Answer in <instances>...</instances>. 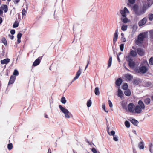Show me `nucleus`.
Masks as SVG:
<instances>
[{
    "instance_id": "4be33fe9",
    "label": "nucleus",
    "mask_w": 153,
    "mask_h": 153,
    "mask_svg": "<svg viewBox=\"0 0 153 153\" xmlns=\"http://www.w3.org/2000/svg\"><path fill=\"white\" fill-rule=\"evenodd\" d=\"M122 82V79L120 78H118L116 81V84L117 86H119L120 85Z\"/></svg>"
},
{
    "instance_id": "4d7b16f0",
    "label": "nucleus",
    "mask_w": 153,
    "mask_h": 153,
    "mask_svg": "<svg viewBox=\"0 0 153 153\" xmlns=\"http://www.w3.org/2000/svg\"><path fill=\"white\" fill-rule=\"evenodd\" d=\"M10 33L12 35H13L15 33V30H11L10 31Z\"/></svg>"
},
{
    "instance_id": "8fccbe9b",
    "label": "nucleus",
    "mask_w": 153,
    "mask_h": 153,
    "mask_svg": "<svg viewBox=\"0 0 153 153\" xmlns=\"http://www.w3.org/2000/svg\"><path fill=\"white\" fill-rule=\"evenodd\" d=\"M22 34L21 33H19L17 36V38L18 39H20L22 36Z\"/></svg>"
},
{
    "instance_id": "b1692460",
    "label": "nucleus",
    "mask_w": 153,
    "mask_h": 153,
    "mask_svg": "<svg viewBox=\"0 0 153 153\" xmlns=\"http://www.w3.org/2000/svg\"><path fill=\"white\" fill-rule=\"evenodd\" d=\"M128 65L129 66L132 68H133L134 66L135 63L132 60L131 61H130L128 62Z\"/></svg>"
},
{
    "instance_id": "58836bf2",
    "label": "nucleus",
    "mask_w": 153,
    "mask_h": 153,
    "mask_svg": "<svg viewBox=\"0 0 153 153\" xmlns=\"http://www.w3.org/2000/svg\"><path fill=\"white\" fill-rule=\"evenodd\" d=\"M19 25L18 23L16 21H15L13 25V28H16L18 27Z\"/></svg>"
},
{
    "instance_id": "774afa93",
    "label": "nucleus",
    "mask_w": 153,
    "mask_h": 153,
    "mask_svg": "<svg viewBox=\"0 0 153 153\" xmlns=\"http://www.w3.org/2000/svg\"><path fill=\"white\" fill-rule=\"evenodd\" d=\"M87 142L88 144H89L90 145H91V143L89 142V141H87Z\"/></svg>"
},
{
    "instance_id": "de8ad7c7",
    "label": "nucleus",
    "mask_w": 153,
    "mask_h": 153,
    "mask_svg": "<svg viewBox=\"0 0 153 153\" xmlns=\"http://www.w3.org/2000/svg\"><path fill=\"white\" fill-rule=\"evenodd\" d=\"M129 2L131 4H133L135 3L136 0H128Z\"/></svg>"
},
{
    "instance_id": "2f4dec72",
    "label": "nucleus",
    "mask_w": 153,
    "mask_h": 153,
    "mask_svg": "<svg viewBox=\"0 0 153 153\" xmlns=\"http://www.w3.org/2000/svg\"><path fill=\"white\" fill-rule=\"evenodd\" d=\"M94 92L95 95H98L100 94V91L98 87H96L94 90Z\"/></svg>"
},
{
    "instance_id": "c756f323",
    "label": "nucleus",
    "mask_w": 153,
    "mask_h": 153,
    "mask_svg": "<svg viewBox=\"0 0 153 153\" xmlns=\"http://www.w3.org/2000/svg\"><path fill=\"white\" fill-rule=\"evenodd\" d=\"M131 122L134 125L136 126H137L138 123V121L134 119H132L131 120Z\"/></svg>"
},
{
    "instance_id": "bf43d9fd",
    "label": "nucleus",
    "mask_w": 153,
    "mask_h": 153,
    "mask_svg": "<svg viewBox=\"0 0 153 153\" xmlns=\"http://www.w3.org/2000/svg\"><path fill=\"white\" fill-rule=\"evenodd\" d=\"M3 12L2 9L0 8V16L2 14Z\"/></svg>"
},
{
    "instance_id": "6ab92c4d",
    "label": "nucleus",
    "mask_w": 153,
    "mask_h": 153,
    "mask_svg": "<svg viewBox=\"0 0 153 153\" xmlns=\"http://www.w3.org/2000/svg\"><path fill=\"white\" fill-rule=\"evenodd\" d=\"M15 77L13 76H11L10 77L8 84H12L14 83Z\"/></svg>"
},
{
    "instance_id": "7ed1b4c3",
    "label": "nucleus",
    "mask_w": 153,
    "mask_h": 153,
    "mask_svg": "<svg viewBox=\"0 0 153 153\" xmlns=\"http://www.w3.org/2000/svg\"><path fill=\"white\" fill-rule=\"evenodd\" d=\"M59 107L61 111L64 114L65 118L69 119L70 118L71 114L68 109L62 107L61 105H59Z\"/></svg>"
},
{
    "instance_id": "4c0bfd02",
    "label": "nucleus",
    "mask_w": 153,
    "mask_h": 153,
    "mask_svg": "<svg viewBox=\"0 0 153 153\" xmlns=\"http://www.w3.org/2000/svg\"><path fill=\"white\" fill-rule=\"evenodd\" d=\"M2 42L5 45H6L7 44V42L6 39L4 38H3L2 39Z\"/></svg>"
},
{
    "instance_id": "13d9d810",
    "label": "nucleus",
    "mask_w": 153,
    "mask_h": 153,
    "mask_svg": "<svg viewBox=\"0 0 153 153\" xmlns=\"http://www.w3.org/2000/svg\"><path fill=\"white\" fill-rule=\"evenodd\" d=\"M8 36L11 39H13L14 38V36L13 35L9 34L8 35Z\"/></svg>"
},
{
    "instance_id": "cd10ccee",
    "label": "nucleus",
    "mask_w": 153,
    "mask_h": 153,
    "mask_svg": "<svg viewBox=\"0 0 153 153\" xmlns=\"http://www.w3.org/2000/svg\"><path fill=\"white\" fill-rule=\"evenodd\" d=\"M112 60V58L111 56H110L108 60V68L110 67L111 65Z\"/></svg>"
},
{
    "instance_id": "338daca9",
    "label": "nucleus",
    "mask_w": 153,
    "mask_h": 153,
    "mask_svg": "<svg viewBox=\"0 0 153 153\" xmlns=\"http://www.w3.org/2000/svg\"><path fill=\"white\" fill-rule=\"evenodd\" d=\"M87 64L88 65V64H89V62H90L89 60H88V61H87Z\"/></svg>"
},
{
    "instance_id": "69168bd1",
    "label": "nucleus",
    "mask_w": 153,
    "mask_h": 153,
    "mask_svg": "<svg viewBox=\"0 0 153 153\" xmlns=\"http://www.w3.org/2000/svg\"><path fill=\"white\" fill-rule=\"evenodd\" d=\"M88 64H87V65H86V67H85V70H86V68H87L88 67Z\"/></svg>"
},
{
    "instance_id": "f257e3e1",
    "label": "nucleus",
    "mask_w": 153,
    "mask_h": 153,
    "mask_svg": "<svg viewBox=\"0 0 153 153\" xmlns=\"http://www.w3.org/2000/svg\"><path fill=\"white\" fill-rule=\"evenodd\" d=\"M140 5L142 7L140 9H139V6L137 4H135L133 7V10L135 14L138 16H140L144 14L148 8L146 6V4L144 2H143V4L141 3Z\"/></svg>"
},
{
    "instance_id": "a18cd8bd",
    "label": "nucleus",
    "mask_w": 153,
    "mask_h": 153,
    "mask_svg": "<svg viewBox=\"0 0 153 153\" xmlns=\"http://www.w3.org/2000/svg\"><path fill=\"white\" fill-rule=\"evenodd\" d=\"M102 108L104 110L105 112L107 113H108V111L105 108V105L104 104H103L102 105Z\"/></svg>"
},
{
    "instance_id": "473e14b6",
    "label": "nucleus",
    "mask_w": 153,
    "mask_h": 153,
    "mask_svg": "<svg viewBox=\"0 0 153 153\" xmlns=\"http://www.w3.org/2000/svg\"><path fill=\"white\" fill-rule=\"evenodd\" d=\"M61 102L63 104H65L66 102V100L64 97H62L61 100Z\"/></svg>"
},
{
    "instance_id": "e433bc0d",
    "label": "nucleus",
    "mask_w": 153,
    "mask_h": 153,
    "mask_svg": "<svg viewBox=\"0 0 153 153\" xmlns=\"http://www.w3.org/2000/svg\"><path fill=\"white\" fill-rule=\"evenodd\" d=\"M125 124L126 127L127 128H129L130 126V123L128 121H126L125 122Z\"/></svg>"
},
{
    "instance_id": "4468645a",
    "label": "nucleus",
    "mask_w": 153,
    "mask_h": 153,
    "mask_svg": "<svg viewBox=\"0 0 153 153\" xmlns=\"http://www.w3.org/2000/svg\"><path fill=\"white\" fill-rule=\"evenodd\" d=\"M41 59V57H39L34 62L33 64V65L34 66H35L38 65L40 62Z\"/></svg>"
},
{
    "instance_id": "a211bd4d",
    "label": "nucleus",
    "mask_w": 153,
    "mask_h": 153,
    "mask_svg": "<svg viewBox=\"0 0 153 153\" xmlns=\"http://www.w3.org/2000/svg\"><path fill=\"white\" fill-rule=\"evenodd\" d=\"M118 96L121 99L122 98L123 96V93L122 91L119 89L118 90Z\"/></svg>"
},
{
    "instance_id": "49530a36",
    "label": "nucleus",
    "mask_w": 153,
    "mask_h": 153,
    "mask_svg": "<svg viewBox=\"0 0 153 153\" xmlns=\"http://www.w3.org/2000/svg\"><path fill=\"white\" fill-rule=\"evenodd\" d=\"M108 104H109V107L110 108L112 107L113 106V105H112V104L111 102V101L110 100H108Z\"/></svg>"
},
{
    "instance_id": "bb28decb",
    "label": "nucleus",
    "mask_w": 153,
    "mask_h": 153,
    "mask_svg": "<svg viewBox=\"0 0 153 153\" xmlns=\"http://www.w3.org/2000/svg\"><path fill=\"white\" fill-rule=\"evenodd\" d=\"M125 94L128 96H129L130 95L131 93L130 91L129 90H127L124 92Z\"/></svg>"
},
{
    "instance_id": "412c9836",
    "label": "nucleus",
    "mask_w": 153,
    "mask_h": 153,
    "mask_svg": "<svg viewBox=\"0 0 153 153\" xmlns=\"http://www.w3.org/2000/svg\"><path fill=\"white\" fill-rule=\"evenodd\" d=\"M129 54L130 55L133 57H135L137 55V53L136 52L132 50H130Z\"/></svg>"
},
{
    "instance_id": "864d4df0",
    "label": "nucleus",
    "mask_w": 153,
    "mask_h": 153,
    "mask_svg": "<svg viewBox=\"0 0 153 153\" xmlns=\"http://www.w3.org/2000/svg\"><path fill=\"white\" fill-rule=\"evenodd\" d=\"M152 143H150V144L149 145V150L150 151V152H152L151 151V148L152 147Z\"/></svg>"
},
{
    "instance_id": "09e8293b",
    "label": "nucleus",
    "mask_w": 153,
    "mask_h": 153,
    "mask_svg": "<svg viewBox=\"0 0 153 153\" xmlns=\"http://www.w3.org/2000/svg\"><path fill=\"white\" fill-rule=\"evenodd\" d=\"M26 13V10L24 8L22 10V16H24L25 15V14Z\"/></svg>"
},
{
    "instance_id": "9d476101",
    "label": "nucleus",
    "mask_w": 153,
    "mask_h": 153,
    "mask_svg": "<svg viewBox=\"0 0 153 153\" xmlns=\"http://www.w3.org/2000/svg\"><path fill=\"white\" fill-rule=\"evenodd\" d=\"M148 70V68L145 66H141L139 68L140 72L142 73H146Z\"/></svg>"
},
{
    "instance_id": "1a4fd4ad",
    "label": "nucleus",
    "mask_w": 153,
    "mask_h": 153,
    "mask_svg": "<svg viewBox=\"0 0 153 153\" xmlns=\"http://www.w3.org/2000/svg\"><path fill=\"white\" fill-rule=\"evenodd\" d=\"M118 29H117L115 30L113 36V43L114 45L115 44L118 39Z\"/></svg>"
},
{
    "instance_id": "7c9ffc66",
    "label": "nucleus",
    "mask_w": 153,
    "mask_h": 153,
    "mask_svg": "<svg viewBox=\"0 0 153 153\" xmlns=\"http://www.w3.org/2000/svg\"><path fill=\"white\" fill-rule=\"evenodd\" d=\"M131 55L130 54L127 55L126 57V60L128 62L130 61H131L132 60V59H131Z\"/></svg>"
},
{
    "instance_id": "79ce46f5",
    "label": "nucleus",
    "mask_w": 153,
    "mask_h": 153,
    "mask_svg": "<svg viewBox=\"0 0 153 153\" xmlns=\"http://www.w3.org/2000/svg\"><path fill=\"white\" fill-rule=\"evenodd\" d=\"M124 45L123 44H122L120 46V49L121 51H123L124 49Z\"/></svg>"
},
{
    "instance_id": "37998d69",
    "label": "nucleus",
    "mask_w": 153,
    "mask_h": 153,
    "mask_svg": "<svg viewBox=\"0 0 153 153\" xmlns=\"http://www.w3.org/2000/svg\"><path fill=\"white\" fill-rule=\"evenodd\" d=\"M19 74V72L18 71L16 70H15L13 73V74L14 75H18Z\"/></svg>"
},
{
    "instance_id": "f8f14e48",
    "label": "nucleus",
    "mask_w": 153,
    "mask_h": 153,
    "mask_svg": "<svg viewBox=\"0 0 153 153\" xmlns=\"http://www.w3.org/2000/svg\"><path fill=\"white\" fill-rule=\"evenodd\" d=\"M123 77L126 80L130 81L132 79L133 76L131 75L127 74H125Z\"/></svg>"
},
{
    "instance_id": "6e6d98bb",
    "label": "nucleus",
    "mask_w": 153,
    "mask_h": 153,
    "mask_svg": "<svg viewBox=\"0 0 153 153\" xmlns=\"http://www.w3.org/2000/svg\"><path fill=\"white\" fill-rule=\"evenodd\" d=\"M150 34L151 37L153 38V30L150 32Z\"/></svg>"
},
{
    "instance_id": "ea45409f",
    "label": "nucleus",
    "mask_w": 153,
    "mask_h": 153,
    "mask_svg": "<svg viewBox=\"0 0 153 153\" xmlns=\"http://www.w3.org/2000/svg\"><path fill=\"white\" fill-rule=\"evenodd\" d=\"M149 63L151 65H153V57H151L149 59Z\"/></svg>"
},
{
    "instance_id": "f3484780",
    "label": "nucleus",
    "mask_w": 153,
    "mask_h": 153,
    "mask_svg": "<svg viewBox=\"0 0 153 153\" xmlns=\"http://www.w3.org/2000/svg\"><path fill=\"white\" fill-rule=\"evenodd\" d=\"M81 73V71L80 69L77 72L74 78L73 81H74L77 79L80 76Z\"/></svg>"
},
{
    "instance_id": "20e7f679",
    "label": "nucleus",
    "mask_w": 153,
    "mask_h": 153,
    "mask_svg": "<svg viewBox=\"0 0 153 153\" xmlns=\"http://www.w3.org/2000/svg\"><path fill=\"white\" fill-rule=\"evenodd\" d=\"M146 36V34L145 33H142L138 35V38L136 40V44L137 45H140L143 42Z\"/></svg>"
},
{
    "instance_id": "680f3d73",
    "label": "nucleus",
    "mask_w": 153,
    "mask_h": 153,
    "mask_svg": "<svg viewBox=\"0 0 153 153\" xmlns=\"http://www.w3.org/2000/svg\"><path fill=\"white\" fill-rule=\"evenodd\" d=\"M2 22V19L1 17H0V24H1Z\"/></svg>"
},
{
    "instance_id": "0eeeda50",
    "label": "nucleus",
    "mask_w": 153,
    "mask_h": 153,
    "mask_svg": "<svg viewBox=\"0 0 153 153\" xmlns=\"http://www.w3.org/2000/svg\"><path fill=\"white\" fill-rule=\"evenodd\" d=\"M143 2H145L146 6L148 8L152 4H153V0H143L141 3L143 4Z\"/></svg>"
},
{
    "instance_id": "f03ea898",
    "label": "nucleus",
    "mask_w": 153,
    "mask_h": 153,
    "mask_svg": "<svg viewBox=\"0 0 153 153\" xmlns=\"http://www.w3.org/2000/svg\"><path fill=\"white\" fill-rule=\"evenodd\" d=\"M138 103L139 105L135 107L134 113H140L142 111V109H143L145 108L144 105L141 101H139Z\"/></svg>"
},
{
    "instance_id": "0e129e2a",
    "label": "nucleus",
    "mask_w": 153,
    "mask_h": 153,
    "mask_svg": "<svg viewBox=\"0 0 153 153\" xmlns=\"http://www.w3.org/2000/svg\"><path fill=\"white\" fill-rule=\"evenodd\" d=\"M124 33H121V36H122V37H124Z\"/></svg>"
},
{
    "instance_id": "423d86ee",
    "label": "nucleus",
    "mask_w": 153,
    "mask_h": 153,
    "mask_svg": "<svg viewBox=\"0 0 153 153\" xmlns=\"http://www.w3.org/2000/svg\"><path fill=\"white\" fill-rule=\"evenodd\" d=\"M120 12L121 16H126L127 14L129 13V11L126 7H125L123 9L120 10Z\"/></svg>"
},
{
    "instance_id": "c9c22d12",
    "label": "nucleus",
    "mask_w": 153,
    "mask_h": 153,
    "mask_svg": "<svg viewBox=\"0 0 153 153\" xmlns=\"http://www.w3.org/2000/svg\"><path fill=\"white\" fill-rule=\"evenodd\" d=\"M128 88V86L127 83H125L122 86V89L124 90H126Z\"/></svg>"
},
{
    "instance_id": "aec40b11",
    "label": "nucleus",
    "mask_w": 153,
    "mask_h": 153,
    "mask_svg": "<svg viewBox=\"0 0 153 153\" xmlns=\"http://www.w3.org/2000/svg\"><path fill=\"white\" fill-rule=\"evenodd\" d=\"M10 59L8 58L5 59L1 61V64H7L10 62Z\"/></svg>"
},
{
    "instance_id": "c03bdc74",
    "label": "nucleus",
    "mask_w": 153,
    "mask_h": 153,
    "mask_svg": "<svg viewBox=\"0 0 153 153\" xmlns=\"http://www.w3.org/2000/svg\"><path fill=\"white\" fill-rule=\"evenodd\" d=\"M143 64L145 65V66H146V65H148V62L146 60H144L143 61Z\"/></svg>"
},
{
    "instance_id": "e2e57ef3",
    "label": "nucleus",
    "mask_w": 153,
    "mask_h": 153,
    "mask_svg": "<svg viewBox=\"0 0 153 153\" xmlns=\"http://www.w3.org/2000/svg\"><path fill=\"white\" fill-rule=\"evenodd\" d=\"M17 42L19 43H20L21 42L20 39H17Z\"/></svg>"
},
{
    "instance_id": "dca6fc26",
    "label": "nucleus",
    "mask_w": 153,
    "mask_h": 153,
    "mask_svg": "<svg viewBox=\"0 0 153 153\" xmlns=\"http://www.w3.org/2000/svg\"><path fill=\"white\" fill-rule=\"evenodd\" d=\"M137 53L138 54L141 56H143L145 54V52L144 50L141 48H138L137 49Z\"/></svg>"
},
{
    "instance_id": "603ef678",
    "label": "nucleus",
    "mask_w": 153,
    "mask_h": 153,
    "mask_svg": "<svg viewBox=\"0 0 153 153\" xmlns=\"http://www.w3.org/2000/svg\"><path fill=\"white\" fill-rule=\"evenodd\" d=\"M121 39L123 42H125L126 41V39L124 37H121Z\"/></svg>"
},
{
    "instance_id": "5fc2aeb1",
    "label": "nucleus",
    "mask_w": 153,
    "mask_h": 153,
    "mask_svg": "<svg viewBox=\"0 0 153 153\" xmlns=\"http://www.w3.org/2000/svg\"><path fill=\"white\" fill-rule=\"evenodd\" d=\"M14 3L15 4H17L19 1V0H13Z\"/></svg>"
},
{
    "instance_id": "a878e982",
    "label": "nucleus",
    "mask_w": 153,
    "mask_h": 153,
    "mask_svg": "<svg viewBox=\"0 0 153 153\" xmlns=\"http://www.w3.org/2000/svg\"><path fill=\"white\" fill-rule=\"evenodd\" d=\"M138 147L140 149H143L144 148L143 143L140 142L138 145Z\"/></svg>"
},
{
    "instance_id": "2eb2a0df",
    "label": "nucleus",
    "mask_w": 153,
    "mask_h": 153,
    "mask_svg": "<svg viewBox=\"0 0 153 153\" xmlns=\"http://www.w3.org/2000/svg\"><path fill=\"white\" fill-rule=\"evenodd\" d=\"M138 28V26L137 25L135 24L133 25L132 27V30L131 32V35L133 36L135 32L136 31Z\"/></svg>"
},
{
    "instance_id": "a19ab883",
    "label": "nucleus",
    "mask_w": 153,
    "mask_h": 153,
    "mask_svg": "<svg viewBox=\"0 0 153 153\" xmlns=\"http://www.w3.org/2000/svg\"><path fill=\"white\" fill-rule=\"evenodd\" d=\"M13 147L12 144V143H10L8 145L7 148L9 150H10L12 149Z\"/></svg>"
},
{
    "instance_id": "393cba45",
    "label": "nucleus",
    "mask_w": 153,
    "mask_h": 153,
    "mask_svg": "<svg viewBox=\"0 0 153 153\" xmlns=\"http://www.w3.org/2000/svg\"><path fill=\"white\" fill-rule=\"evenodd\" d=\"M128 28V26L126 25L123 24L121 27V30L123 31H126Z\"/></svg>"
},
{
    "instance_id": "052dcab7",
    "label": "nucleus",
    "mask_w": 153,
    "mask_h": 153,
    "mask_svg": "<svg viewBox=\"0 0 153 153\" xmlns=\"http://www.w3.org/2000/svg\"><path fill=\"white\" fill-rule=\"evenodd\" d=\"M117 59H118V61H119V62H120V59L119 56H118V55H117Z\"/></svg>"
},
{
    "instance_id": "72a5a7b5",
    "label": "nucleus",
    "mask_w": 153,
    "mask_h": 153,
    "mask_svg": "<svg viewBox=\"0 0 153 153\" xmlns=\"http://www.w3.org/2000/svg\"><path fill=\"white\" fill-rule=\"evenodd\" d=\"M149 19L150 21L153 20V14L151 13L149 15Z\"/></svg>"
},
{
    "instance_id": "39448f33",
    "label": "nucleus",
    "mask_w": 153,
    "mask_h": 153,
    "mask_svg": "<svg viewBox=\"0 0 153 153\" xmlns=\"http://www.w3.org/2000/svg\"><path fill=\"white\" fill-rule=\"evenodd\" d=\"M108 133L109 135L110 136H113V140L115 141H118V137L117 135H115V132L114 131H110L109 129H108L107 130Z\"/></svg>"
},
{
    "instance_id": "f704fd0d",
    "label": "nucleus",
    "mask_w": 153,
    "mask_h": 153,
    "mask_svg": "<svg viewBox=\"0 0 153 153\" xmlns=\"http://www.w3.org/2000/svg\"><path fill=\"white\" fill-rule=\"evenodd\" d=\"M92 104L91 101V100H89L87 101V106L89 107L91 106Z\"/></svg>"
},
{
    "instance_id": "ddd939ff",
    "label": "nucleus",
    "mask_w": 153,
    "mask_h": 153,
    "mask_svg": "<svg viewBox=\"0 0 153 153\" xmlns=\"http://www.w3.org/2000/svg\"><path fill=\"white\" fill-rule=\"evenodd\" d=\"M120 20L122 22L124 23H126L130 22L129 20L127 18L126 16H121Z\"/></svg>"
},
{
    "instance_id": "5701e85b",
    "label": "nucleus",
    "mask_w": 153,
    "mask_h": 153,
    "mask_svg": "<svg viewBox=\"0 0 153 153\" xmlns=\"http://www.w3.org/2000/svg\"><path fill=\"white\" fill-rule=\"evenodd\" d=\"M3 9L5 13L7 12L8 10L7 6L6 5H3L1 8Z\"/></svg>"
},
{
    "instance_id": "9b49d317",
    "label": "nucleus",
    "mask_w": 153,
    "mask_h": 153,
    "mask_svg": "<svg viewBox=\"0 0 153 153\" xmlns=\"http://www.w3.org/2000/svg\"><path fill=\"white\" fill-rule=\"evenodd\" d=\"M147 19L146 18L144 17L141 20H140L138 22V24L139 26H141L144 25L146 22Z\"/></svg>"
},
{
    "instance_id": "c85d7f7f",
    "label": "nucleus",
    "mask_w": 153,
    "mask_h": 153,
    "mask_svg": "<svg viewBox=\"0 0 153 153\" xmlns=\"http://www.w3.org/2000/svg\"><path fill=\"white\" fill-rule=\"evenodd\" d=\"M150 102V100L149 98H147L144 100V102L147 105L149 104Z\"/></svg>"
},
{
    "instance_id": "6e6552de",
    "label": "nucleus",
    "mask_w": 153,
    "mask_h": 153,
    "mask_svg": "<svg viewBox=\"0 0 153 153\" xmlns=\"http://www.w3.org/2000/svg\"><path fill=\"white\" fill-rule=\"evenodd\" d=\"M128 110L129 112L133 113L134 112V109L135 107L133 103H129L128 104Z\"/></svg>"
},
{
    "instance_id": "3c124183",
    "label": "nucleus",
    "mask_w": 153,
    "mask_h": 153,
    "mask_svg": "<svg viewBox=\"0 0 153 153\" xmlns=\"http://www.w3.org/2000/svg\"><path fill=\"white\" fill-rule=\"evenodd\" d=\"M91 150L93 153H97V150L95 148H93L91 149Z\"/></svg>"
}]
</instances>
